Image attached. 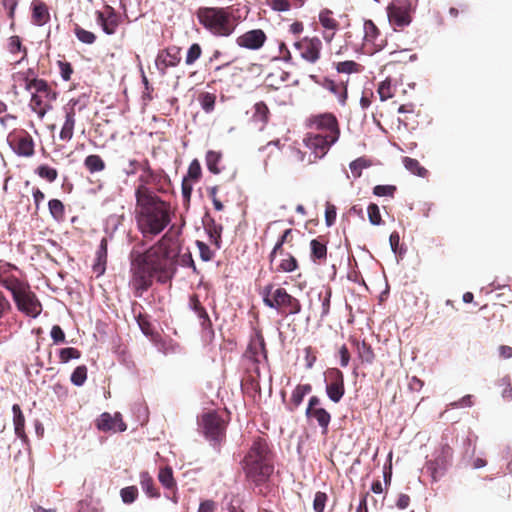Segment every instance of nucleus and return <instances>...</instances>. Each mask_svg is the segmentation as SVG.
Returning a JSON list of instances; mask_svg holds the SVG:
<instances>
[{
	"label": "nucleus",
	"mask_w": 512,
	"mask_h": 512,
	"mask_svg": "<svg viewBox=\"0 0 512 512\" xmlns=\"http://www.w3.org/2000/svg\"><path fill=\"white\" fill-rule=\"evenodd\" d=\"M178 254L177 239L170 232L144 252L133 248L129 255V285L134 295L142 297L153 285L154 278L161 284L170 282L177 271Z\"/></svg>",
	"instance_id": "nucleus-1"
},
{
	"label": "nucleus",
	"mask_w": 512,
	"mask_h": 512,
	"mask_svg": "<svg viewBox=\"0 0 512 512\" xmlns=\"http://www.w3.org/2000/svg\"><path fill=\"white\" fill-rule=\"evenodd\" d=\"M135 221L144 239L152 240L171 223L174 209L169 201L162 199L150 187L135 189Z\"/></svg>",
	"instance_id": "nucleus-2"
},
{
	"label": "nucleus",
	"mask_w": 512,
	"mask_h": 512,
	"mask_svg": "<svg viewBox=\"0 0 512 512\" xmlns=\"http://www.w3.org/2000/svg\"><path fill=\"white\" fill-rule=\"evenodd\" d=\"M254 492L267 496L273 489L274 455L266 438L256 437L240 462Z\"/></svg>",
	"instance_id": "nucleus-3"
},
{
	"label": "nucleus",
	"mask_w": 512,
	"mask_h": 512,
	"mask_svg": "<svg viewBox=\"0 0 512 512\" xmlns=\"http://www.w3.org/2000/svg\"><path fill=\"white\" fill-rule=\"evenodd\" d=\"M306 125L311 131L306 134L303 143L310 150L308 163H314L324 157L338 141L340 126L336 116L328 112L311 115Z\"/></svg>",
	"instance_id": "nucleus-4"
},
{
	"label": "nucleus",
	"mask_w": 512,
	"mask_h": 512,
	"mask_svg": "<svg viewBox=\"0 0 512 512\" xmlns=\"http://www.w3.org/2000/svg\"><path fill=\"white\" fill-rule=\"evenodd\" d=\"M195 15L199 24L215 37H229L237 26L230 8L203 6Z\"/></svg>",
	"instance_id": "nucleus-5"
},
{
	"label": "nucleus",
	"mask_w": 512,
	"mask_h": 512,
	"mask_svg": "<svg viewBox=\"0 0 512 512\" xmlns=\"http://www.w3.org/2000/svg\"><path fill=\"white\" fill-rule=\"evenodd\" d=\"M293 229H286L275 243L269 254V269L274 273H292L299 269L297 258L285 251L284 245L293 246Z\"/></svg>",
	"instance_id": "nucleus-6"
},
{
	"label": "nucleus",
	"mask_w": 512,
	"mask_h": 512,
	"mask_svg": "<svg viewBox=\"0 0 512 512\" xmlns=\"http://www.w3.org/2000/svg\"><path fill=\"white\" fill-rule=\"evenodd\" d=\"M261 295L264 304L277 310L281 315L288 316L301 312L302 305L300 301L289 294L285 288L278 287L274 289L272 284L262 288Z\"/></svg>",
	"instance_id": "nucleus-7"
},
{
	"label": "nucleus",
	"mask_w": 512,
	"mask_h": 512,
	"mask_svg": "<svg viewBox=\"0 0 512 512\" xmlns=\"http://www.w3.org/2000/svg\"><path fill=\"white\" fill-rule=\"evenodd\" d=\"M33 85L34 92L31 94L29 107L42 120L52 110L53 103L58 97V92L45 79L36 81Z\"/></svg>",
	"instance_id": "nucleus-8"
},
{
	"label": "nucleus",
	"mask_w": 512,
	"mask_h": 512,
	"mask_svg": "<svg viewBox=\"0 0 512 512\" xmlns=\"http://www.w3.org/2000/svg\"><path fill=\"white\" fill-rule=\"evenodd\" d=\"M205 438L213 445L219 446L226 437V421L216 411L203 413L198 421Z\"/></svg>",
	"instance_id": "nucleus-9"
},
{
	"label": "nucleus",
	"mask_w": 512,
	"mask_h": 512,
	"mask_svg": "<svg viewBox=\"0 0 512 512\" xmlns=\"http://www.w3.org/2000/svg\"><path fill=\"white\" fill-rule=\"evenodd\" d=\"M243 357L245 360L251 362L252 367L248 369L256 375L255 378L253 377V381H257L260 377L259 365L263 361H268L266 343L260 329H254V334L250 339Z\"/></svg>",
	"instance_id": "nucleus-10"
},
{
	"label": "nucleus",
	"mask_w": 512,
	"mask_h": 512,
	"mask_svg": "<svg viewBox=\"0 0 512 512\" xmlns=\"http://www.w3.org/2000/svg\"><path fill=\"white\" fill-rule=\"evenodd\" d=\"M389 23L395 30L403 29L412 21V7L406 0H395L387 7Z\"/></svg>",
	"instance_id": "nucleus-11"
},
{
	"label": "nucleus",
	"mask_w": 512,
	"mask_h": 512,
	"mask_svg": "<svg viewBox=\"0 0 512 512\" xmlns=\"http://www.w3.org/2000/svg\"><path fill=\"white\" fill-rule=\"evenodd\" d=\"M8 143L20 157L30 158L35 154L33 137L25 129H15L8 135Z\"/></svg>",
	"instance_id": "nucleus-12"
},
{
	"label": "nucleus",
	"mask_w": 512,
	"mask_h": 512,
	"mask_svg": "<svg viewBox=\"0 0 512 512\" xmlns=\"http://www.w3.org/2000/svg\"><path fill=\"white\" fill-rule=\"evenodd\" d=\"M294 48L299 53L301 59L309 64H315L321 58L323 43L317 36H306L296 41Z\"/></svg>",
	"instance_id": "nucleus-13"
},
{
	"label": "nucleus",
	"mask_w": 512,
	"mask_h": 512,
	"mask_svg": "<svg viewBox=\"0 0 512 512\" xmlns=\"http://www.w3.org/2000/svg\"><path fill=\"white\" fill-rule=\"evenodd\" d=\"M13 300L18 310L28 316L37 317L42 311L40 301L37 299L35 293L31 291L28 284H26L20 292L13 297Z\"/></svg>",
	"instance_id": "nucleus-14"
},
{
	"label": "nucleus",
	"mask_w": 512,
	"mask_h": 512,
	"mask_svg": "<svg viewBox=\"0 0 512 512\" xmlns=\"http://www.w3.org/2000/svg\"><path fill=\"white\" fill-rule=\"evenodd\" d=\"M326 394L328 398L339 403L345 394L344 375L338 368H329L325 372Z\"/></svg>",
	"instance_id": "nucleus-15"
},
{
	"label": "nucleus",
	"mask_w": 512,
	"mask_h": 512,
	"mask_svg": "<svg viewBox=\"0 0 512 512\" xmlns=\"http://www.w3.org/2000/svg\"><path fill=\"white\" fill-rule=\"evenodd\" d=\"M305 415L307 419H313L317 422L323 434L328 432L332 417L331 414L322 407L321 399L318 396L314 395L309 398Z\"/></svg>",
	"instance_id": "nucleus-16"
},
{
	"label": "nucleus",
	"mask_w": 512,
	"mask_h": 512,
	"mask_svg": "<svg viewBox=\"0 0 512 512\" xmlns=\"http://www.w3.org/2000/svg\"><path fill=\"white\" fill-rule=\"evenodd\" d=\"M78 104L79 100L72 98L64 106L65 120L59 133V138L64 142H69L73 138Z\"/></svg>",
	"instance_id": "nucleus-17"
},
{
	"label": "nucleus",
	"mask_w": 512,
	"mask_h": 512,
	"mask_svg": "<svg viewBox=\"0 0 512 512\" xmlns=\"http://www.w3.org/2000/svg\"><path fill=\"white\" fill-rule=\"evenodd\" d=\"M318 19L323 28V39L327 44H330L339 30L340 23L334 17V13L328 8H324L319 12Z\"/></svg>",
	"instance_id": "nucleus-18"
},
{
	"label": "nucleus",
	"mask_w": 512,
	"mask_h": 512,
	"mask_svg": "<svg viewBox=\"0 0 512 512\" xmlns=\"http://www.w3.org/2000/svg\"><path fill=\"white\" fill-rule=\"evenodd\" d=\"M267 40V36L262 29L249 30L236 39V44L245 49L259 50Z\"/></svg>",
	"instance_id": "nucleus-19"
},
{
	"label": "nucleus",
	"mask_w": 512,
	"mask_h": 512,
	"mask_svg": "<svg viewBox=\"0 0 512 512\" xmlns=\"http://www.w3.org/2000/svg\"><path fill=\"white\" fill-rule=\"evenodd\" d=\"M452 459V449L448 445L442 447L439 455L428 463V469L431 471L433 480H438L443 476Z\"/></svg>",
	"instance_id": "nucleus-20"
},
{
	"label": "nucleus",
	"mask_w": 512,
	"mask_h": 512,
	"mask_svg": "<svg viewBox=\"0 0 512 512\" xmlns=\"http://www.w3.org/2000/svg\"><path fill=\"white\" fill-rule=\"evenodd\" d=\"M96 20L97 23L102 27L103 31L112 35L116 32L119 24L120 17L116 13L113 7L107 5L105 7V11H96Z\"/></svg>",
	"instance_id": "nucleus-21"
},
{
	"label": "nucleus",
	"mask_w": 512,
	"mask_h": 512,
	"mask_svg": "<svg viewBox=\"0 0 512 512\" xmlns=\"http://www.w3.org/2000/svg\"><path fill=\"white\" fill-rule=\"evenodd\" d=\"M13 268L15 267L10 263L0 261V286L9 290L14 297L26 284L9 274Z\"/></svg>",
	"instance_id": "nucleus-22"
},
{
	"label": "nucleus",
	"mask_w": 512,
	"mask_h": 512,
	"mask_svg": "<svg viewBox=\"0 0 512 512\" xmlns=\"http://www.w3.org/2000/svg\"><path fill=\"white\" fill-rule=\"evenodd\" d=\"M96 427L102 432L119 431L123 432L127 429L120 413H115L113 416L108 413H102L96 420Z\"/></svg>",
	"instance_id": "nucleus-23"
},
{
	"label": "nucleus",
	"mask_w": 512,
	"mask_h": 512,
	"mask_svg": "<svg viewBox=\"0 0 512 512\" xmlns=\"http://www.w3.org/2000/svg\"><path fill=\"white\" fill-rule=\"evenodd\" d=\"M347 82L324 78L322 87L333 94L341 106H345L348 98Z\"/></svg>",
	"instance_id": "nucleus-24"
},
{
	"label": "nucleus",
	"mask_w": 512,
	"mask_h": 512,
	"mask_svg": "<svg viewBox=\"0 0 512 512\" xmlns=\"http://www.w3.org/2000/svg\"><path fill=\"white\" fill-rule=\"evenodd\" d=\"M168 176L164 170H151L146 175L139 177L140 184L138 186L149 187L150 185L155 186L158 191H165L164 183L168 182Z\"/></svg>",
	"instance_id": "nucleus-25"
},
{
	"label": "nucleus",
	"mask_w": 512,
	"mask_h": 512,
	"mask_svg": "<svg viewBox=\"0 0 512 512\" xmlns=\"http://www.w3.org/2000/svg\"><path fill=\"white\" fill-rule=\"evenodd\" d=\"M310 258L315 264H324L327 260V240L318 236L310 242Z\"/></svg>",
	"instance_id": "nucleus-26"
},
{
	"label": "nucleus",
	"mask_w": 512,
	"mask_h": 512,
	"mask_svg": "<svg viewBox=\"0 0 512 512\" xmlns=\"http://www.w3.org/2000/svg\"><path fill=\"white\" fill-rule=\"evenodd\" d=\"M189 307L195 312L200 325L203 330H212V322L206 311V308L202 305L197 294H192L189 297Z\"/></svg>",
	"instance_id": "nucleus-27"
},
{
	"label": "nucleus",
	"mask_w": 512,
	"mask_h": 512,
	"mask_svg": "<svg viewBox=\"0 0 512 512\" xmlns=\"http://www.w3.org/2000/svg\"><path fill=\"white\" fill-rule=\"evenodd\" d=\"M32 22L37 26H43L50 21V13L47 4L42 0H33L31 3Z\"/></svg>",
	"instance_id": "nucleus-28"
},
{
	"label": "nucleus",
	"mask_w": 512,
	"mask_h": 512,
	"mask_svg": "<svg viewBox=\"0 0 512 512\" xmlns=\"http://www.w3.org/2000/svg\"><path fill=\"white\" fill-rule=\"evenodd\" d=\"M364 30V42L372 44L375 48L381 49L383 46V40L379 37L381 36L379 29L374 24L372 20H366L363 24Z\"/></svg>",
	"instance_id": "nucleus-29"
},
{
	"label": "nucleus",
	"mask_w": 512,
	"mask_h": 512,
	"mask_svg": "<svg viewBox=\"0 0 512 512\" xmlns=\"http://www.w3.org/2000/svg\"><path fill=\"white\" fill-rule=\"evenodd\" d=\"M204 228L209 236L210 242L214 244L217 249L221 248L223 226L216 223L213 218L207 217L204 221Z\"/></svg>",
	"instance_id": "nucleus-30"
},
{
	"label": "nucleus",
	"mask_w": 512,
	"mask_h": 512,
	"mask_svg": "<svg viewBox=\"0 0 512 512\" xmlns=\"http://www.w3.org/2000/svg\"><path fill=\"white\" fill-rule=\"evenodd\" d=\"M311 391L312 386L310 384H298L291 394L290 401L287 404V409L289 411L297 409L303 402L304 397Z\"/></svg>",
	"instance_id": "nucleus-31"
},
{
	"label": "nucleus",
	"mask_w": 512,
	"mask_h": 512,
	"mask_svg": "<svg viewBox=\"0 0 512 512\" xmlns=\"http://www.w3.org/2000/svg\"><path fill=\"white\" fill-rule=\"evenodd\" d=\"M158 480L165 489L173 492L174 495L176 494L177 483L171 467L165 466L161 468L158 473Z\"/></svg>",
	"instance_id": "nucleus-32"
},
{
	"label": "nucleus",
	"mask_w": 512,
	"mask_h": 512,
	"mask_svg": "<svg viewBox=\"0 0 512 512\" xmlns=\"http://www.w3.org/2000/svg\"><path fill=\"white\" fill-rule=\"evenodd\" d=\"M353 344L356 346L357 354L360 360L363 363L371 364L375 359L374 351L369 343L365 340L358 341L356 339L352 340Z\"/></svg>",
	"instance_id": "nucleus-33"
},
{
	"label": "nucleus",
	"mask_w": 512,
	"mask_h": 512,
	"mask_svg": "<svg viewBox=\"0 0 512 512\" xmlns=\"http://www.w3.org/2000/svg\"><path fill=\"white\" fill-rule=\"evenodd\" d=\"M139 477L141 488L145 492V494L149 498H159L160 492L155 487V483L152 476L147 471H143L140 473Z\"/></svg>",
	"instance_id": "nucleus-34"
},
{
	"label": "nucleus",
	"mask_w": 512,
	"mask_h": 512,
	"mask_svg": "<svg viewBox=\"0 0 512 512\" xmlns=\"http://www.w3.org/2000/svg\"><path fill=\"white\" fill-rule=\"evenodd\" d=\"M12 412L15 434L21 439H26L25 417L20 406L18 404H14L12 406Z\"/></svg>",
	"instance_id": "nucleus-35"
},
{
	"label": "nucleus",
	"mask_w": 512,
	"mask_h": 512,
	"mask_svg": "<svg viewBox=\"0 0 512 512\" xmlns=\"http://www.w3.org/2000/svg\"><path fill=\"white\" fill-rule=\"evenodd\" d=\"M162 64L165 68L175 67L181 61L180 56V48L178 47H170L163 51L162 54L159 55Z\"/></svg>",
	"instance_id": "nucleus-36"
},
{
	"label": "nucleus",
	"mask_w": 512,
	"mask_h": 512,
	"mask_svg": "<svg viewBox=\"0 0 512 512\" xmlns=\"http://www.w3.org/2000/svg\"><path fill=\"white\" fill-rule=\"evenodd\" d=\"M83 165L85 169L91 174L102 172L106 168L105 161L102 159L100 155L97 154L88 155L84 159Z\"/></svg>",
	"instance_id": "nucleus-37"
},
{
	"label": "nucleus",
	"mask_w": 512,
	"mask_h": 512,
	"mask_svg": "<svg viewBox=\"0 0 512 512\" xmlns=\"http://www.w3.org/2000/svg\"><path fill=\"white\" fill-rule=\"evenodd\" d=\"M7 48L8 51L13 55L22 53L21 59L16 62L17 64L24 61L27 58L28 50L25 46L22 45V41L19 36H11L8 39Z\"/></svg>",
	"instance_id": "nucleus-38"
},
{
	"label": "nucleus",
	"mask_w": 512,
	"mask_h": 512,
	"mask_svg": "<svg viewBox=\"0 0 512 512\" xmlns=\"http://www.w3.org/2000/svg\"><path fill=\"white\" fill-rule=\"evenodd\" d=\"M222 161V153L214 150H209L206 153V166L208 170L213 174H219L222 168L219 164Z\"/></svg>",
	"instance_id": "nucleus-39"
},
{
	"label": "nucleus",
	"mask_w": 512,
	"mask_h": 512,
	"mask_svg": "<svg viewBox=\"0 0 512 512\" xmlns=\"http://www.w3.org/2000/svg\"><path fill=\"white\" fill-rule=\"evenodd\" d=\"M49 213L57 222L63 221L65 218V206L59 199H51L48 202Z\"/></svg>",
	"instance_id": "nucleus-40"
},
{
	"label": "nucleus",
	"mask_w": 512,
	"mask_h": 512,
	"mask_svg": "<svg viewBox=\"0 0 512 512\" xmlns=\"http://www.w3.org/2000/svg\"><path fill=\"white\" fill-rule=\"evenodd\" d=\"M335 69L338 73L353 74L360 73L363 70V67L355 61L347 60L336 63Z\"/></svg>",
	"instance_id": "nucleus-41"
},
{
	"label": "nucleus",
	"mask_w": 512,
	"mask_h": 512,
	"mask_svg": "<svg viewBox=\"0 0 512 512\" xmlns=\"http://www.w3.org/2000/svg\"><path fill=\"white\" fill-rule=\"evenodd\" d=\"M270 111L267 107L266 103L263 101L257 102L254 105V113H253V119L255 121H259L263 124H266L269 120Z\"/></svg>",
	"instance_id": "nucleus-42"
},
{
	"label": "nucleus",
	"mask_w": 512,
	"mask_h": 512,
	"mask_svg": "<svg viewBox=\"0 0 512 512\" xmlns=\"http://www.w3.org/2000/svg\"><path fill=\"white\" fill-rule=\"evenodd\" d=\"M198 101L202 107V109L210 113L214 110L216 103V95L210 92H202L198 96Z\"/></svg>",
	"instance_id": "nucleus-43"
},
{
	"label": "nucleus",
	"mask_w": 512,
	"mask_h": 512,
	"mask_svg": "<svg viewBox=\"0 0 512 512\" xmlns=\"http://www.w3.org/2000/svg\"><path fill=\"white\" fill-rule=\"evenodd\" d=\"M403 164L407 170H409L411 173L424 177L427 173V170L420 165L419 161L417 159H413L410 157H404L403 158Z\"/></svg>",
	"instance_id": "nucleus-44"
},
{
	"label": "nucleus",
	"mask_w": 512,
	"mask_h": 512,
	"mask_svg": "<svg viewBox=\"0 0 512 512\" xmlns=\"http://www.w3.org/2000/svg\"><path fill=\"white\" fill-rule=\"evenodd\" d=\"M97 259L98 263L95 265L94 269L96 271H99L100 273H103L105 270L104 265L107 261V239L103 238L100 242L99 249L97 251Z\"/></svg>",
	"instance_id": "nucleus-45"
},
{
	"label": "nucleus",
	"mask_w": 512,
	"mask_h": 512,
	"mask_svg": "<svg viewBox=\"0 0 512 512\" xmlns=\"http://www.w3.org/2000/svg\"><path fill=\"white\" fill-rule=\"evenodd\" d=\"M381 101H386L394 96L395 88L389 78L382 81L377 89Z\"/></svg>",
	"instance_id": "nucleus-46"
},
{
	"label": "nucleus",
	"mask_w": 512,
	"mask_h": 512,
	"mask_svg": "<svg viewBox=\"0 0 512 512\" xmlns=\"http://www.w3.org/2000/svg\"><path fill=\"white\" fill-rule=\"evenodd\" d=\"M88 369L85 365L77 366L70 376L72 384L82 386L87 380Z\"/></svg>",
	"instance_id": "nucleus-47"
},
{
	"label": "nucleus",
	"mask_w": 512,
	"mask_h": 512,
	"mask_svg": "<svg viewBox=\"0 0 512 512\" xmlns=\"http://www.w3.org/2000/svg\"><path fill=\"white\" fill-rule=\"evenodd\" d=\"M36 173L39 177L47 180L48 182H54L58 177V171L55 168L50 167L46 164L38 166L36 169Z\"/></svg>",
	"instance_id": "nucleus-48"
},
{
	"label": "nucleus",
	"mask_w": 512,
	"mask_h": 512,
	"mask_svg": "<svg viewBox=\"0 0 512 512\" xmlns=\"http://www.w3.org/2000/svg\"><path fill=\"white\" fill-rule=\"evenodd\" d=\"M202 47L198 43H193L187 50L185 57V64L193 65L202 55Z\"/></svg>",
	"instance_id": "nucleus-49"
},
{
	"label": "nucleus",
	"mask_w": 512,
	"mask_h": 512,
	"mask_svg": "<svg viewBox=\"0 0 512 512\" xmlns=\"http://www.w3.org/2000/svg\"><path fill=\"white\" fill-rule=\"evenodd\" d=\"M74 33L77 39L84 44H93L97 38L93 32L85 30L79 25H75Z\"/></svg>",
	"instance_id": "nucleus-50"
},
{
	"label": "nucleus",
	"mask_w": 512,
	"mask_h": 512,
	"mask_svg": "<svg viewBox=\"0 0 512 512\" xmlns=\"http://www.w3.org/2000/svg\"><path fill=\"white\" fill-rule=\"evenodd\" d=\"M81 357V352L74 347H66L62 348L59 351V360L61 363H67L72 359H79Z\"/></svg>",
	"instance_id": "nucleus-51"
},
{
	"label": "nucleus",
	"mask_w": 512,
	"mask_h": 512,
	"mask_svg": "<svg viewBox=\"0 0 512 512\" xmlns=\"http://www.w3.org/2000/svg\"><path fill=\"white\" fill-rule=\"evenodd\" d=\"M136 320H137V323L141 329V331L146 335V336H153L154 334V328H153V325L151 324L150 322V319H149V316L147 314H139L137 317H136Z\"/></svg>",
	"instance_id": "nucleus-52"
},
{
	"label": "nucleus",
	"mask_w": 512,
	"mask_h": 512,
	"mask_svg": "<svg viewBox=\"0 0 512 512\" xmlns=\"http://www.w3.org/2000/svg\"><path fill=\"white\" fill-rule=\"evenodd\" d=\"M120 496L125 504H131L138 497V489L136 486L124 487L120 490Z\"/></svg>",
	"instance_id": "nucleus-53"
},
{
	"label": "nucleus",
	"mask_w": 512,
	"mask_h": 512,
	"mask_svg": "<svg viewBox=\"0 0 512 512\" xmlns=\"http://www.w3.org/2000/svg\"><path fill=\"white\" fill-rule=\"evenodd\" d=\"M350 169L355 178H359L362 174V170L370 166L368 160L364 157L357 158L356 160L350 163Z\"/></svg>",
	"instance_id": "nucleus-54"
},
{
	"label": "nucleus",
	"mask_w": 512,
	"mask_h": 512,
	"mask_svg": "<svg viewBox=\"0 0 512 512\" xmlns=\"http://www.w3.org/2000/svg\"><path fill=\"white\" fill-rule=\"evenodd\" d=\"M498 386L502 388L501 396L505 401H512V384L508 376L498 381Z\"/></svg>",
	"instance_id": "nucleus-55"
},
{
	"label": "nucleus",
	"mask_w": 512,
	"mask_h": 512,
	"mask_svg": "<svg viewBox=\"0 0 512 512\" xmlns=\"http://www.w3.org/2000/svg\"><path fill=\"white\" fill-rule=\"evenodd\" d=\"M201 175H202L201 165L197 159H194L188 167L186 178L189 181L191 180V181L196 182L200 179Z\"/></svg>",
	"instance_id": "nucleus-56"
},
{
	"label": "nucleus",
	"mask_w": 512,
	"mask_h": 512,
	"mask_svg": "<svg viewBox=\"0 0 512 512\" xmlns=\"http://www.w3.org/2000/svg\"><path fill=\"white\" fill-rule=\"evenodd\" d=\"M13 77L15 79H17L18 81H22L24 83L26 91L34 90L33 83L36 81H41V79H42V78H37V77H30L29 74L22 73V72H18L16 74H14Z\"/></svg>",
	"instance_id": "nucleus-57"
},
{
	"label": "nucleus",
	"mask_w": 512,
	"mask_h": 512,
	"mask_svg": "<svg viewBox=\"0 0 512 512\" xmlns=\"http://www.w3.org/2000/svg\"><path fill=\"white\" fill-rule=\"evenodd\" d=\"M368 218L372 225H380L382 223V217L380 209L377 204L370 203L367 208Z\"/></svg>",
	"instance_id": "nucleus-58"
},
{
	"label": "nucleus",
	"mask_w": 512,
	"mask_h": 512,
	"mask_svg": "<svg viewBox=\"0 0 512 512\" xmlns=\"http://www.w3.org/2000/svg\"><path fill=\"white\" fill-rule=\"evenodd\" d=\"M267 4L277 12H286L292 8L290 0H266Z\"/></svg>",
	"instance_id": "nucleus-59"
},
{
	"label": "nucleus",
	"mask_w": 512,
	"mask_h": 512,
	"mask_svg": "<svg viewBox=\"0 0 512 512\" xmlns=\"http://www.w3.org/2000/svg\"><path fill=\"white\" fill-rule=\"evenodd\" d=\"M12 311V305L5 294L0 291V326L3 319Z\"/></svg>",
	"instance_id": "nucleus-60"
},
{
	"label": "nucleus",
	"mask_w": 512,
	"mask_h": 512,
	"mask_svg": "<svg viewBox=\"0 0 512 512\" xmlns=\"http://www.w3.org/2000/svg\"><path fill=\"white\" fill-rule=\"evenodd\" d=\"M328 496L326 493L318 491L314 496L313 509L315 512H324Z\"/></svg>",
	"instance_id": "nucleus-61"
},
{
	"label": "nucleus",
	"mask_w": 512,
	"mask_h": 512,
	"mask_svg": "<svg viewBox=\"0 0 512 512\" xmlns=\"http://www.w3.org/2000/svg\"><path fill=\"white\" fill-rule=\"evenodd\" d=\"M397 188L394 185H376L373 188V194L379 197L389 196L393 197Z\"/></svg>",
	"instance_id": "nucleus-62"
},
{
	"label": "nucleus",
	"mask_w": 512,
	"mask_h": 512,
	"mask_svg": "<svg viewBox=\"0 0 512 512\" xmlns=\"http://www.w3.org/2000/svg\"><path fill=\"white\" fill-rule=\"evenodd\" d=\"M57 65H58V68H59V72H60L61 78L64 81H69L71 79V76H72L73 72H74L71 63H69L67 61L59 60V61H57Z\"/></svg>",
	"instance_id": "nucleus-63"
},
{
	"label": "nucleus",
	"mask_w": 512,
	"mask_h": 512,
	"mask_svg": "<svg viewBox=\"0 0 512 512\" xmlns=\"http://www.w3.org/2000/svg\"><path fill=\"white\" fill-rule=\"evenodd\" d=\"M196 246L199 250L200 258L205 261H211L214 257V252L209 248V246L202 242V241H196Z\"/></svg>",
	"instance_id": "nucleus-64"
}]
</instances>
